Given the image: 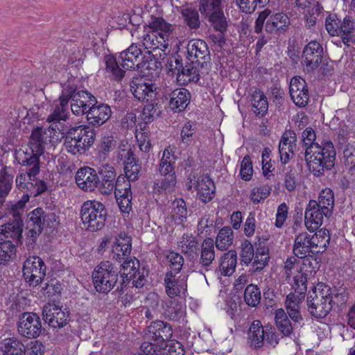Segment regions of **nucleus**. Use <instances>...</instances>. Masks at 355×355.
<instances>
[{
    "label": "nucleus",
    "instance_id": "nucleus-1",
    "mask_svg": "<svg viewBox=\"0 0 355 355\" xmlns=\"http://www.w3.org/2000/svg\"><path fill=\"white\" fill-rule=\"evenodd\" d=\"M53 129H45L37 127L34 129L30 136L28 149L19 150L16 158L21 165H32L31 174L34 175L40 171V157L44 153L45 148L51 142V137Z\"/></svg>",
    "mask_w": 355,
    "mask_h": 355
},
{
    "label": "nucleus",
    "instance_id": "nucleus-2",
    "mask_svg": "<svg viewBox=\"0 0 355 355\" xmlns=\"http://www.w3.org/2000/svg\"><path fill=\"white\" fill-rule=\"evenodd\" d=\"M336 155V150L331 141L313 144L304 153L308 168L316 177L322 176L325 171H329L334 166Z\"/></svg>",
    "mask_w": 355,
    "mask_h": 355
},
{
    "label": "nucleus",
    "instance_id": "nucleus-3",
    "mask_svg": "<svg viewBox=\"0 0 355 355\" xmlns=\"http://www.w3.org/2000/svg\"><path fill=\"white\" fill-rule=\"evenodd\" d=\"M120 271L110 261H102L94 270L92 272L93 284L97 292L107 294L114 286H116L114 293L121 295L126 287V281Z\"/></svg>",
    "mask_w": 355,
    "mask_h": 355
},
{
    "label": "nucleus",
    "instance_id": "nucleus-4",
    "mask_svg": "<svg viewBox=\"0 0 355 355\" xmlns=\"http://www.w3.org/2000/svg\"><path fill=\"white\" fill-rule=\"evenodd\" d=\"M140 46L139 42L132 43L127 49L120 53L118 60L111 57L106 59V70L112 73V79L119 82L125 76V71L119 67V64L126 69L139 70V66L144 55Z\"/></svg>",
    "mask_w": 355,
    "mask_h": 355
},
{
    "label": "nucleus",
    "instance_id": "nucleus-5",
    "mask_svg": "<svg viewBox=\"0 0 355 355\" xmlns=\"http://www.w3.org/2000/svg\"><path fill=\"white\" fill-rule=\"evenodd\" d=\"M96 132L87 125L70 128L64 138L66 150L71 155H82L94 144Z\"/></svg>",
    "mask_w": 355,
    "mask_h": 355
},
{
    "label": "nucleus",
    "instance_id": "nucleus-6",
    "mask_svg": "<svg viewBox=\"0 0 355 355\" xmlns=\"http://www.w3.org/2000/svg\"><path fill=\"white\" fill-rule=\"evenodd\" d=\"M56 222V215L53 212H46L42 208L37 207L31 211L26 217V245L30 250L35 248L37 240L43 228L52 227Z\"/></svg>",
    "mask_w": 355,
    "mask_h": 355
},
{
    "label": "nucleus",
    "instance_id": "nucleus-7",
    "mask_svg": "<svg viewBox=\"0 0 355 355\" xmlns=\"http://www.w3.org/2000/svg\"><path fill=\"white\" fill-rule=\"evenodd\" d=\"M107 211L101 202L96 200L85 202L80 210V218L86 229L90 232H97L105 225Z\"/></svg>",
    "mask_w": 355,
    "mask_h": 355
},
{
    "label": "nucleus",
    "instance_id": "nucleus-8",
    "mask_svg": "<svg viewBox=\"0 0 355 355\" xmlns=\"http://www.w3.org/2000/svg\"><path fill=\"white\" fill-rule=\"evenodd\" d=\"M130 87L134 97L141 102H151L157 99L159 88L146 77H133L130 82Z\"/></svg>",
    "mask_w": 355,
    "mask_h": 355
},
{
    "label": "nucleus",
    "instance_id": "nucleus-9",
    "mask_svg": "<svg viewBox=\"0 0 355 355\" xmlns=\"http://www.w3.org/2000/svg\"><path fill=\"white\" fill-rule=\"evenodd\" d=\"M121 266L124 272L122 274L126 281V286L130 279H132V284L137 288H141L145 284V277L148 275V271L145 267H140L139 261L131 257L127 259H121Z\"/></svg>",
    "mask_w": 355,
    "mask_h": 355
},
{
    "label": "nucleus",
    "instance_id": "nucleus-10",
    "mask_svg": "<svg viewBox=\"0 0 355 355\" xmlns=\"http://www.w3.org/2000/svg\"><path fill=\"white\" fill-rule=\"evenodd\" d=\"M46 267L43 260L37 256L28 257L24 263L23 275L30 284L38 285L46 275Z\"/></svg>",
    "mask_w": 355,
    "mask_h": 355
},
{
    "label": "nucleus",
    "instance_id": "nucleus-11",
    "mask_svg": "<svg viewBox=\"0 0 355 355\" xmlns=\"http://www.w3.org/2000/svg\"><path fill=\"white\" fill-rule=\"evenodd\" d=\"M17 329L21 336L28 338H36L44 331L40 318L31 312L22 313L19 317Z\"/></svg>",
    "mask_w": 355,
    "mask_h": 355
},
{
    "label": "nucleus",
    "instance_id": "nucleus-12",
    "mask_svg": "<svg viewBox=\"0 0 355 355\" xmlns=\"http://www.w3.org/2000/svg\"><path fill=\"white\" fill-rule=\"evenodd\" d=\"M188 59L197 62L200 69H207L211 60L207 44L202 40H192L187 45Z\"/></svg>",
    "mask_w": 355,
    "mask_h": 355
},
{
    "label": "nucleus",
    "instance_id": "nucleus-13",
    "mask_svg": "<svg viewBox=\"0 0 355 355\" xmlns=\"http://www.w3.org/2000/svg\"><path fill=\"white\" fill-rule=\"evenodd\" d=\"M332 214H326V209L320 207L316 200H311L307 205L304 213V223L309 231H315L323 223L324 218H329Z\"/></svg>",
    "mask_w": 355,
    "mask_h": 355
},
{
    "label": "nucleus",
    "instance_id": "nucleus-14",
    "mask_svg": "<svg viewBox=\"0 0 355 355\" xmlns=\"http://www.w3.org/2000/svg\"><path fill=\"white\" fill-rule=\"evenodd\" d=\"M187 276L181 275L176 277L172 271H167L164 277L165 292L170 298L180 297L187 291Z\"/></svg>",
    "mask_w": 355,
    "mask_h": 355
},
{
    "label": "nucleus",
    "instance_id": "nucleus-15",
    "mask_svg": "<svg viewBox=\"0 0 355 355\" xmlns=\"http://www.w3.org/2000/svg\"><path fill=\"white\" fill-rule=\"evenodd\" d=\"M289 93L293 103L301 107L308 104L309 99V90L304 79L297 76L291 78Z\"/></svg>",
    "mask_w": 355,
    "mask_h": 355
},
{
    "label": "nucleus",
    "instance_id": "nucleus-16",
    "mask_svg": "<svg viewBox=\"0 0 355 355\" xmlns=\"http://www.w3.org/2000/svg\"><path fill=\"white\" fill-rule=\"evenodd\" d=\"M43 319L53 328H61L67 323L68 314L55 304L48 303L42 310Z\"/></svg>",
    "mask_w": 355,
    "mask_h": 355
},
{
    "label": "nucleus",
    "instance_id": "nucleus-17",
    "mask_svg": "<svg viewBox=\"0 0 355 355\" xmlns=\"http://www.w3.org/2000/svg\"><path fill=\"white\" fill-rule=\"evenodd\" d=\"M323 49L320 43L311 41L304 49L302 58L308 71H313L322 62Z\"/></svg>",
    "mask_w": 355,
    "mask_h": 355
},
{
    "label": "nucleus",
    "instance_id": "nucleus-18",
    "mask_svg": "<svg viewBox=\"0 0 355 355\" xmlns=\"http://www.w3.org/2000/svg\"><path fill=\"white\" fill-rule=\"evenodd\" d=\"M172 335L171 326L164 321L157 320L148 327L146 336L149 340L156 343V344L162 345L170 340Z\"/></svg>",
    "mask_w": 355,
    "mask_h": 355
},
{
    "label": "nucleus",
    "instance_id": "nucleus-19",
    "mask_svg": "<svg viewBox=\"0 0 355 355\" xmlns=\"http://www.w3.org/2000/svg\"><path fill=\"white\" fill-rule=\"evenodd\" d=\"M76 182L80 189L85 191H94L98 187V176L91 167L80 168L76 174Z\"/></svg>",
    "mask_w": 355,
    "mask_h": 355
},
{
    "label": "nucleus",
    "instance_id": "nucleus-20",
    "mask_svg": "<svg viewBox=\"0 0 355 355\" xmlns=\"http://www.w3.org/2000/svg\"><path fill=\"white\" fill-rule=\"evenodd\" d=\"M98 173L101 180L98 179L97 189L101 194L108 196L114 191L116 180L114 168L109 164H104L99 168Z\"/></svg>",
    "mask_w": 355,
    "mask_h": 355
},
{
    "label": "nucleus",
    "instance_id": "nucleus-21",
    "mask_svg": "<svg viewBox=\"0 0 355 355\" xmlns=\"http://www.w3.org/2000/svg\"><path fill=\"white\" fill-rule=\"evenodd\" d=\"M265 25V31L271 34H279L285 32L290 24V19L284 12L268 13Z\"/></svg>",
    "mask_w": 355,
    "mask_h": 355
},
{
    "label": "nucleus",
    "instance_id": "nucleus-22",
    "mask_svg": "<svg viewBox=\"0 0 355 355\" xmlns=\"http://www.w3.org/2000/svg\"><path fill=\"white\" fill-rule=\"evenodd\" d=\"M112 110L110 107L104 103L97 106H92L88 110L87 120L93 126H100L104 124L111 116Z\"/></svg>",
    "mask_w": 355,
    "mask_h": 355
},
{
    "label": "nucleus",
    "instance_id": "nucleus-23",
    "mask_svg": "<svg viewBox=\"0 0 355 355\" xmlns=\"http://www.w3.org/2000/svg\"><path fill=\"white\" fill-rule=\"evenodd\" d=\"M313 248L311 234L306 232H302L295 238L293 252L297 257H304L309 254H315Z\"/></svg>",
    "mask_w": 355,
    "mask_h": 355
},
{
    "label": "nucleus",
    "instance_id": "nucleus-24",
    "mask_svg": "<svg viewBox=\"0 0 355 355\" xmlns=\"http://www.w3.org/2000/svg\"><path fill=\"white\" fill-rule=\"evenodd\" d=\"M190 98V92L187 89H176L170 94L169 107L174 112H180L186 109Z\"/></svg>",
    "mask_w": 355,
    "mask_h": 355
},
{
    "label": "nucleus",
    "instance_id": "nucleus-25",
    "mask_svg": "<svg viewBox=\"0 0 355 355\" xmlns=\"http://www.w3.org/2000/svg\"><path fill=\"white\" fill-rule=\"evenodd\" d=\"M196 189L199 199L205 203L210 202L215 196L216 187L209 176L202 175L198 178Z\"/></svg>",
    "mask_w": 355,
    "mask_h": 355
},
{
    "label": "nucleus",
    "instance_id": "nucleus-26",
    "mask_svg": "<svg viewBox=\"0 0 355 355\" xmlns=\"http://www.w3.org/2000/svg\"><path fill=\"white\" fill-rule=\"evenodd\" d=\"M215 259L214 240L211 238L205 239L201 245L199 263L206 272L212 270V263Z\"/></svg>",
    "mask_w": 355,
    "mask_h": 355
},
{
    "label": "nucleus",
    "instance_id": "nucleus-27",
    "mask_svg": "<svg viewBox=\"0 0 355 355\" xmlns=\"http://www.w3.org/2000/svg\"><path fill=\"white\" fill-rule=\"evenodd\" d=\"M23 232V221L21 218H15L12 221L0 226V235L7 239L21 242Z\"/></svg>",
    "mask_w": 355,
    "mask_h": 355
},
{
    "label": "nucleus",
    "instance_id": "nucleus-28",
    "mask_svg": "<svg viewBox=\"0 0 355 355\" xmlns=\"http://www.w3.org/2000/svg\"><path fill=\"white\" fill-rule=\"evenodd\" d=\"M327 300H322L313 297V295H309L307 298V306L311 315L317 318H323L327 315L332 309V305Z\"/></svg>",
    "mask_w": 355,
    "mask_h": 355
},
{
    "label": "nucleus",
    "instance_id": "nucleus-29",
    "mask_svg": "<svg viewBox=\"0 0 355 355\" xmlns=\"http://www.w3.org/2000/svg\"><path fill=\"white\" fill-rule=\"evenodd\" d=\"M0 352L2 355H25L26 347L17 338L9 337L0 343Z\"/></svg>",
    "mask_w": 355,
    "mask_h": 355
},
{
    "label": "nucleus",
    "instance_id": "nucleus-30",
    "mask_svg": "<svg viewBox=\"0 0 355 355\" xmlns=\"http://www.w3.org/2000/svg\"><path fill=\"white\" fill-rule=\"evenodd\" d=\"M148 26L153 33L162 38L169 41V37L173 33V26L166 21L162 17L152 15L148 21Z\"/></svg>",
    "mask_w": 355,
    "mask_h": 355
},
{
    "label": "nucleus",
    "instance_id": "nucleus-31",
    "mask_svg": "<svg viewBox=\"0 0 355 355\" xmlns=\"http://www.w3.org/2000/svg\"><path fill=\"white\" fill-rule=\"evenodd\" d=\"M302 303L300 296L290 293L286 299V309L290 318L296 324H303V318L300 313V304Z\"/></svg>",
    "mask_w": 355,
    "mask_h": 355
},
{
    "label": "nucleus",
    "instance_id": "nucleus-32",
    "mask_svg": "<svg viewBox=\"0 0 355 355\" xmlns=\"http://www.w3.org/2000/svg\"><path fill=\"white\" fill-rule=\"evenodd\" d=\"M339 35L344 44L349 46L355 43V19L351 16H345L341 19Z\"/></svg>",
    "mask_w": 355,
    "mask_h": 355
},
{
    "label": "nucleus",
    "instance_id": "nucleus-33",
    "mask_svg": "<svg viewBox=\"0 0 355 355\" xmlns=\"http://www.w3.org/2000/svg\"><path fill=\"white\" fill-rule=\"evenodd\" d=\"M158 34L151 31L144 33L141 37L140 43L146 49L155 50L159 49L164 51L168 46V41L162 38Z\"/></svg>",
    "mask_w": 355,
    "mask_h": 355
},
{
    "label": "nucleus",
    "instance_id": "nucleus-34",
    "mask_svg": "<svg viewBox=\"0 0 355 355\" xmlns=\"http://www.w3.org/2000/svg\"><path fill=\"white\" fill-rule=\"evenodd\" d=\"M141 168V165L138 163L133 151L128 150L124 162V171L125 174L124 177L128 178L129 180L135 181L139 177Z\"/></svg>",
    "mask_w": 355,
    "mask_h": 355
},
{
    "label": "nucleus",
    "instance_id": "nucleus-35",
    "mask_svg": "<svg viewBox=\"0 0 355 355\" xmlns=\"http://www.w3.org/2000/svg\"><path fill=\"white\" fill-rule=\"evenodd\" d=\"M14 175L10 167L5 166L0 172V207L4 203L10 193L13 182Z\"/></svg>",
    "mask_w": 355,
    "mask_h": 355
},
{
    "label": "nucleus",
    "instance_id": "nucleus-36",
    "mask_svg": "<svg viewBox=\"0 0 355 355\" xmlns=\"http://www.w3.org/2000/svg\"><path fill=\"white\" fill-rule=\"evenodd\" d=\"M253 111L257 116H263L268 109V103L264 93L259 89L255 88L250 95Z\"/></svg>",
    "mask_w": 355,
    "mask_h": 355
},
{
    "label": "nucleus",
    "instance_id": "nucleus-37",
    "mask_svg": "<svg viewBox=\"0 0 355 355\" xmlns=\"http://www.w3.org/2000/svg\"><path fill=\"white\" fill-rule=\"evenodd\" d=\"M248 335L251 347L254 349L261 348L264 344L265 326L259 320L253 321Z\"/></svg>",
    "mask_w": 355,
    "mask_h": 355
},
{
    "label": "nucleus",
    "instance_id": "nucleus-38",
    "mask_svg": "<svg viewBox=\"0 0 355 355\" xmlns=\"http://www.w3.org/2000/svg\"><path fill=\"white\" fill-rule=\"evenodd\" d=\"M236 264L237 253L234 250H230L222 256L218 270L222 275L230 276L235 271Z\"/></svg>",
    "mask_w": 355,
    "mask_h": 355
},
{
    "label": "nucleus",
    "instance_id": "nucleus-39",
    "mask_svg": "<svg viewBox=\"0 0 355 355\" xmlns=\"http://www.w3.org/2000/svg\"><path fill=\"white\" fill-rule=\"evenodd\" d=\"M176 157L170 148H166L159 163V173L161 175H175L174 164Z\"/></svg>",
    "mask_w": 355,
    "mask_h": 355
},
{
    "label": "nucleus",
    "instance_id": "nucleus-40",
    "mask_svg": "<svg viewBox=\"0 0 355 355\" xmlns=\"http://www.w3.org/2000/svg\"><path fill=\"white\" fill-rule=\"evenodd\" d=\"M171 218L178 225L182 224L187 218V208L185 201L175 199L171 204Z\"/></svg>",
    "mask_w": 355,
    "mask_h": 355
},
{
    "label": "nucleus",
    "instance_id": "nucleus-41",
    "mask_svg": "<svg viewBox=\"0 0 355 355\" xmlns=\"http://www.w3.org/2000/svg\"><path fill=\"white\" fill-rule=\"evenodd\" d=\"M311 243L315 254L322 253L329 243L330 236L327 230H320L314 234H311Z\"/></svg>",
    "mask_w": 355,
    "mask_h": 355
},
{
    "label": "nucleus",
    "instance_id": "nucleus-42",
    "mask_svg": "<svg viewBox=\"0 0 355 355\" xmlns=\"http://www.w3.org/2000/svg\"><path fill=\"white\" fill-rule=\"evenodd\" d=\"M275 320L278 329L284 336H288L293 333V327L283 309L275 311Z\"/></svg>",
    "mask_w": 355,
    "mask_h": 355
},
{
    "label": "nucleus",
    "instance_id": "nucleus-43",
    "mask_svg": "<svg viewBox=\"0 0 355 355\" xmlns=\"http://www.w3.org/2000/svg\"><path fill=\"white\" fill-rule=\"evenodd\" d=\"M16 245L9 240L0 242V265H7L16 257Z\"/></svg>",
    "mask_w": 355,
    "mask_h": 355
},
{
    "label": "nucleus",
    "instance_id": "nucleus-44",
    "mask_svg": "<svg viewBox=\"0 0 355 355\" xmlns=\"http://www.w3.org/2000/svg\"><path fill=\"white\" fill-rule=\"evenodd\" d=\"M316 203L320 207L326 209V214H333L335 205V198L334 191L329 188L322 189L318 196Z\"/></svg>",
    "mask_w": 355,
    "mask_h": 355
},
{
    "label": "nucleus",
    "instance_id": "nucleus-45",
    "mask_svg": "<svg viewBox=\"0 0 355 355\" xmlns=\"http://www.w3.org/2000/svg\"><path fill=\"white\" fill-rule=\"evenodd\" d=\"M186 306L175 302H170V304H166L164 311L165 318L172 321H179L185 315Z\"/></svg>",
    "mask_w": 355,
    "mask_h": 355
},
{
    "label": "nucleus",
    "instance_id": "nucleus-46",
    "mask_svg": "<svg viewBox=\"0 0 355 355\" xmlns=\"http://www.w3.org/2000/svg\"><path fill=\"white\" fill-rule=\"evenodd\" d=\"M69 106L65 101H58L57 104H55L54 108L51 114L47 117V121L59 123L61 121H66L69 118Z\"/></svg>",
    "mask_w": 355,
    "mask_h": 355
},
{
    "label": "nucleus",
    "instance_id": "nucleus-47",
    "mask_svg": "<svg viewBox=\"0 0 355 355\" xmlns=\"http://www.w3.org/2000/svg\"><path fill=\"white\" fill-rule=\"evenodd\" d=\"M199 10L206 19L223 11L222 0H200Z\"/></svg>",
    "mask_w": 355,
    "mask_h": 355
},
{
    "label": "nucleus",
    "instance_id": "nucleus-48",
    "mask_svg": "<svg viewBox=\"0 0 355 355\" xmlns=\"http://www.w3.org/2000/svg\"><path fill=\"white\" fill-rule=\"evenodd\" d=\"M233 231L230 227H223L216 239V247L219 250H226L233 243Z\"/></svg>",
    "mask_w": 355,
    "mask_h": 355
},
{
    "label": "nucleus",
    "instance_id": "nucleus-49",
    "mask_svg": "<svg viewBox=\"0 0 355 355\" xmlns=\"http://www.w3.org/2000/svg\"><path fill=\"white\" fill-rule=\"evenodd\" d=\"M161 68V62L149 51L144 55L141 64L139 66V70L146 69L148 71V73L151 74H153V72H155L156 74L159 73V71L158 70Z\"/></svg>",
    "mask_w": 355,
    "mask_h": 355
},
{
    "label": "nucleus",
    "instance_id": "nucleus-50",
    "mask_svg": "<svg viewBox=\"0 0 355 355\" xmlns=\"http://www.w3.org/2000/svg\"><path fill=\"white\" fill-rule=\"evenodd\" d=\"M116 146V141L113 136H103L96 148L99 158L105 159L108 154L115 149Z\"/></svg>",
    "mask_w": 355,
    "mask_h": 355
},
{
    "label": "nucleus",
    "instance_id": "nucleus-51",
    "mask_svg": "<svg viewBox=\"0 0 355 355\" xmlns=\"http://www.w3.org/2000/svg\"><path fill=\"white\" fill-rule=\"evenodd\" d=\"M261 299L259 288L253 284L248 285L244 291V301L250 307H257Z\"/></svg>",
    "mask_w": 355,
    "mask_h": 355
},
{
    "label": "nucleus",
    "instance_id": "nucleus-52",
    "mask_svg": "<svg viewBox=\"0 0 355 355\" xmlns=\"http://www.w3.org/2000/svg\"><path fill=\"white\" fill-rule=\"evenodd\" d=\"M25 166L28 167V171L18 174L15 180L16 187L21 191H29L33 187V181H35V178L38 174L32 175L31 170L33 166L29 164Z\"/></svg>",
    "mask_w": 355,
    "mask_h": 355
},
{
    "label": "nucleus",
    "instance_id": "nucleus-53",
    "mask_svg": "<svg viewBox=\"0 0 355 355\" xmlns=\"http://www.w3.org/2000/svg\"><path fill=\"white\" fill-rule=\"evenodd\" d=\"M179 247L182 252L191 256L193 254H197L198 250V242L196 238L193 235L184 234L179 242Z\"/></svg>",
    "mask_w": 355,
    "mask_h": 355
},
{
    "label": "nucleus",
    "instance_id": "nucleus-54",
    "mask_svg": "<svg viewBox=\"0 0 355 355\" xmlns=\"http://www.w3.org/2000/svg\"><path fill=\"white\" fill-rule=\"evenodd\" d=\"M299 258L303 259L300 270L306 275H315L320 268L319 261L315 254H309L304 257Z\"/></svg>",
    "mask_w": 355,
    "mask_h": 355
},
{
    "label": "nucleus",
    "instance_id": "nucleus-55",
    "mask_svg": "<svg viewBox=\"0 0 355 355\" xmlns=\"http://www.w3.org/2000/svg\"><path fill=\"white\" fill-rule=\"evenodd\" d=\"M164 178L160 180H156L154 182V189L158 193L162 191L171 192L173 191L176 183V175H163Z\"/></svg>",
    "mask_w": 355,
    "mask_h": 355
},
{
    "label": "nucleus",
    "instance_id": "nucleus-56",
    "mask_svg": "<svg viewBox=\"0 0 355 355\" xmlns=\"http://www.w3.org/2000/svg\"><path fill=\"white\" fill-rule=\"evenodd\" d=\"M182 15L184 22L191 29H197L200 26L198 11L191 8H186L182 10Z\"/></svg>",
    "mask_w": 355,
    "mask_h": 355
},
{
    "label": "nucleus",
    "instance_id": "nucleus-57",
    "mask_svg": "<svg viewBox=\"0 0 355 355\" xmlns=\"http://www.w3.org/2000/svg\"><path fill=\"white\" fill-rule=\"evenodd\" d=\"M128 178L119 175L114 185L115 198L123 197L132 193L130 182Z\"/></svg>",
    "mask_w": 355,
    "mask_h": 355
},
{
    "label": "nucleus",
    "instance_id": "nucleus-58",
    "mask_svg": "<svg viewBox=\"0 0 355 355\" xmlns=\"http://www.w3.org/2000/svg\"><path fill=\"white\" fill-rule=\"evenodd\" d=\"M206 19L210 23L213 28L219 33H225L228 27V23L223 10L214 14Z\"/></svg>",
    "mask_w": 355,
    "mask_h": 355
},
{
    "label": "nucleus",
    "instance_id": "nucleus-59",
    "mask_svg": "<svg viewBox=\"0 0 355 355\" xmlns=\"http://www.w3.org/2000/svg\"><path fill=\"white\" fill-rule=\"evenodd\" d=\"M297 141L296 135L293 131H288L284 133L279 145V151L291 152L293 153V149Z\"/></svg>",
    "mask_w": 355,
    "mask_h": 355
},
{
    "label": "nucleus",
    "instance_id": "nucleus-60",
    "mask_svg": "<svg viewBox=\"0 0 355 355\" xmlns=\"http://www.w3.org/2000/svg\"><path fill=\"white\" fill-rule=\"evenodd\" d=\"M200 65H198L197 62L188 63L184 66V70L182 71L180 75L187 76L188 81L196 83L200 80Z\"/></svg>",
    "mask_w": 355,
    "mask_h": 355
},
{
    "label": "nucleus",
    "instance_id": "nucleus-61",
    "mask_svg": "<svg viewBox=\"0 0 355 355\" xmlns=\"http://www.w3.org/2000/svg\"><path fill=\"white\" fill-rule=\"evenodd\" d=\"M155 101L146 102L148 104L143 109L142 113L146 122L153 121L155 118L159 116L161 114V107Z\"/></svg>",
    "mask_w": 355,
    "mask_h": 355
},
{
    "label": "nucleus",
    "instance_id": "nucleus-62",
    "mask_svg": "<svg viewBox=\"0 0 355 355\" xmlns=\"http://www.w3.org/2000/svg\"><path fill=\"white\" fill-rule=\"evenodd\" d=\"M341 19L336 14H330L326 18L325 27L329 35L339 36Z\"/></svg>",
    "mask_w": 355,
    "mask_h": 355
},
{
    "label": "nucleus",
    "instance_id": "nucleus-63",
    "mask_svg": "<svg viewBox=\"0 0 355 355\" xmlns=\"http://www.w3.org/2000/svg\"><path fill=\"white\" fill-rule=\"evenodd\" d=\"M85 94L80 92L78 95H75L71 103V112L76 116H80L83 114L87 115V107L86 104H85L82 100V97H84Z\"/></svg>",
    "mask_w": 355,
    "mask_h": 355
},
{
    "label": "nucleus",
    "instance_id": "nucleus-64",
    "mask_svg": "<svg viewBox=\"0 0 355 355\" xmlns=\"http://www.w3.org/2000/svg\"><path fill=\"white\" fill-rule=\"evenodd\" d=\"M332 292L331 288L322 282L318 283L315 287L313 291V297L318 298L322 300H327L331 304V296Z\"/></svg>",
    "mask_w": 355,
    "mask_h": 355
}]
</instances>
